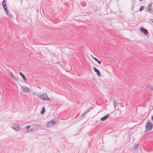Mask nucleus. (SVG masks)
<instances>
[{
	"label": "nucleus",
	"instance_id": "obj_26",
	"mask_svg": "<svg viewBox=\"0 0 153 153\" xmlns=\"http://www.w3.org/2000/svg\"><path fill=\"white\" fill-rule=\"evenodd\" d=\"M9 16L10 17H11L10 15H9Z\"/></svg>",
	"mask_w": 153,
	"mask_h": 153
},
{
	"label": "nucleus",
	"instance_id": "obj_12",
	"mask_svg": "<svg viewBox=\"0 0 153 153\" xmlns=\"http://www.w3.org/2000/svg\"><path fill=\"white\" fill-rule=\"evenodd\" d=\"M80 4L82 6L85 7L87 5V3L85 1H81Z\"/></svg>",
	"mask_w": 153,
	"mask_h": 153
},
{
	"label": "nucleus",
	"instance_id": "obj_21",
	"mask_svg": "<svg viewBox=\"0 0 153 153\" xmlns=\"http://www.w3.org/2000/svg\"><path fill=\"white\" fill-rule=\"evenodd\" d=\"M92 108H91V107H90L88 108V109H87V112H88L90 110H91V109H92Z\"/></svg>",
	"mask_w": 153,
	"mask_h": 153
},
{
	"label": "nucleus",
	"instance_id": "obj_4",
	"mask_svg": "<svg viewBox=\"0 0 153 153\" xmlns=\"http://www.w3.org/2000/svg\"><path fill=\"white\" fill-rule=\"evenodd\" d=\"M22 88L24 92L27 93L30 91V90L27 86H22Z\"/></svg>",
	"mask_w": 153,
	"mask_h": 153
},
{
	"label": "nucleus",
	"instance_id": "obj_1",
	"mask_svg": "<svg viewBox=\"0 0 153 153\" xmlns=\"http://www.w3.org/2000/svg\"><path fill=\"white\" fill-rule=\"evenodd\" d=\"M38 96L43 100L50 101L51 100V99L48 97L46 93H44L40 96L38 95Z\"/></svg>",
	"mask_w": 153,
	"mask_h": 153
},
{
	"label": "nucleus",
	"instance_id": "obj_3",
	"mask_svg": "<svg viewBox=\"0 0 153 153\" xmlns=\"http://www.w3.org/2000/svg\"><path fill=\"white\" fill-rule=\"evenodd\" d=\"M56 122V121H54V120L53 119L48 123L46 124V126L47 128H49L50 126H52V124H55Z\"/></svg>",
	"mask_w": 153,
	"mask_h": 153
},
{
	"label": "nucleus",
	"instance_id": "obj_11",
	"mask_svg": "<svg viewBox=\"0 0 153 153\" xmlns=\"http://www.w3.org/2000/svg\"><path fill=\"white\" fill-rule=\"evenodd\" d=\"M139 146V144H135L133 147V149L135 152L136 151H137V149H138Z\"/></svg>",
	"mask_w": 153,
	"mask_h": 153
},
{
	"label": "nucleus",
	"instance_id": "obj_9",
	"mask_svg": "<svg viewBox=\"0 0 153 153\" xmlns=\"http://www.w3.org/2000/svg\"><path fill=\"white\" fill-rule=\"evenodd\" d=\"M10 76L13 78L15 80L17 81L18 80V79L15 76L11 71L10 72Z\"/></svg>",
	"mask_w": 153,
	"mask_h": 153
},
{
	"label": "nucleus",
	"instance_id": "obj_5",
	"mask_svg": "<svg viewBox=\"0 0 153 153\" xmlns=\"http://www.w3.org/2000/svg\"><path fill=\"white\" fill-rule=\"evenodd\" d=\"M12 127L14 130L16 131H18L20 129L19 126L16 124H13Z\"/></svg>",
	"mask_w": 153,
	"mask_h": 153
},
{
	"label": "nucleus",
	"instance_id": "obj_6",
	"mask_svg": "<svg viewBox=\"0 0 153 153\" xmlns=\"http://www.w3.org/2000/svg\"><path fill=\"white\" fill-rule=\"evenodd\" d=\"M2 5L3 6V8L5 11L7 10L6 5V2L5 0H3L2 3Z\"/></svg>",
	"mask_w": 153,
	"mask_h": 153
},
{
	"label": "nucleus",
	"instance_id": "obj_22",
	"mask_svg": "<svg viewBox=\"0 0 153 153\" xmlns=\"http://www.w3.org/2000/svg\"><path fill=\"white\" fill-rule=\"evenodd\" d=\"M119 104L120 105L121 107H124V105H123V104L121 103V102H120L119 103Z\"/></svg>",
	"mask_w": 153,
	"mask_h": 153
},
{
	"label": "nucleus",
	"instance_id": "obj_13",
	"mask_svg": "<svg viewBox=\"0 0 153 153\" xmlns=\"http://www.w3.org/2000/svg\"><path fill=\"white\" fill-rule=\"evenodd\" d=\"M19 74L21 75V76L22 77L23 79L25 81H27V79L25 76V75L21 72H20L19 73Z\"/></svg>",
	"mask_w": 153,
	"mask_h": 153
},
{
	"label": "nucleus",
	"instance_id": "obj_18",
	"mask_svg": "<svg viewBox=\"0 0 153 153\" xmlns=\"http://www.w3.org/2000/svg\"><path fill=\"white\" fill-rule=\"evenodd\" d=\"M144 6H141L139 9L140 11H142L144 10Z\"/></svg>",
	"mask_w": 153,
	"mask_h": 153
},
{
	"label": "nucleus",
	"instance_id": "obj_15",
	"mask_svg": "<svg viewBox=\"0 0 153 153\" xmlns=\"http://www.w3.org/2000/svg\"><path fill=\"white\" fill-rule=\"evenodd\" d=\"M93 58L96 61H97L99 64L101 63V61H99L97 58H94L92 56Z\"/></svg>",
	"mask_w": 153,
	"mask_h": 153
},
{
	"label": "nucleus",
	"instance_id": "obj_25",
	"mask_svg": "<svg viewBox=\"0 0 153 153\" xmlns=\"http://www.w3.org/2000/svg\"><path fill=\"white\" fill-rule=\"evenodd\" d=\"M5 12L6 13V14L7 15H8V10L5 11Z\"/></svg>",
	"mask_w": 153,
	"mask_h": 153
},
{
	"label": "nucleus",
	"instance_id": "obj_8",
	"mask_svg": "<svg viewBox=\"0 0 153 153\" xmlns=\"http://www.w3.org/2000/svg\"><path fill=\"white\" fill-rule=\"evenodd\" d=\"M141 32L144 33L145 35L148 34V32L147 30L144 29L143 27H142L140 29Z\"/></svg>",
	"mask_w": 153,
	"mask_h": 153
},
{
	"label": "nucleus",
	"instance_id": "obj_24",
	"mask_svg": "<svg viewBox=\"0 0 153 153\" xmlns=\"http://www.w3.org/2000/svg\"><path fill=\"white\" fill-rule=\"evenodd\" d=\"M30 126H27L26 127V128L27 129H28V128H30Z\"/></svg>",
	"mask_w": 153,
	"mask_h": 153
},
{
	"label": "nucleus",
	"instance_id": "obj_2",
	"mask_svg": "<svg viewBox=\"0 0 153 153\" xmlns=\"http://www.w3.org/2000/svg\"><path fill=\"white\" fill-rule=\"evenodd\" d=\"M153 128V125L152 123L150 122L149 120H148L146 126V129L145 131V132L147 130H152Z\"/></svg>",
	"mask_w": 153,
	"mask_h": 153
},
{
	"label": "nucleus",
	"instance_id": "obj_7",
	"mask_svg": "<svg viewBox=\"0 0 153 153\" xmlns=\"http://www.w3.org/2000/svg\"><path fill=\"white\" fill-rule=\"evenodd\" d=\"M93 69L94 71L97 73V75L98 76H101V73L99 70L95 67H93Z\"/></svg>",
	"mask_w": 153,
	"mask_h": 153
},
{
	"label": "nucleus",
	"instance_id": "obj_16",
	"mask_svg": "<svg viewBox=\"0 0 153 153\" xmlns=\"http://www.w3.org/2000/svg\"><path fill=\"white\" fill-rule=\"evenodd\" d=\"M146 9L148 10V11L150 13H152L153 12V10L150 8H148V7H146Z\"/></svg>",
	"mask_w": 153,
	"mask_h": 153
},
{
	"label": "nucleus",
	"instance_id": "obj_23",
	"mask_svg": "<svg viewBox=\"0 0 153 153\" xmlns=\"http://www.w3.org/2000/svg\"><path fill=\"white\" fill-rule=\"evenodd\" d=\"M87 113V111H86V112H85L84 113H83V114H82V117H83V116H84L85 114H86Z\"/></svg>",
	"mask_w": 153,
	"mask_h": 153
},
{
	"label": "nucleus",
	"instance_id": "obj_10",
	"mask_svg": "<svg viewBox=\"0 0 153 153\" xmlns=\"http://www.w3.org/2000/svg\"><path fill=\"white\" fill-rule=\"evenodd\" d=\"M108 116H109V114H107V115L102 117L100 119L101 120V121H104L105 120L107 119V118L108 117Z\"/></svg>",
	"mask_w": 153,
	"mask_h": 153
},
{
	"label": "nucleus",
	"instance_id": "obj_14",
	"mask_svg": "<svg viewBox=\"0 0 153 153\" xmlns=\"http://www.w3.org/2000/svg\"><path fill=\"white\" fill-rule=\"evenodd\" d=\"M45 107L44 106L42 107V109L41 110V114H43L45 113Z\"/></svg>",
	"mask_w": 153,
	"mask_h": 153
},
{
	"label": "nucleus",
	"instance_id": "obj_27",
	"mask_svg": "<svg viewBox=\"0 0 153 153\" xmlns=\"http://www.w3.org/2000/svg\"><path fill=\"white\" fill-rule=\"evenodd\" d=\"M142 0H140V1H142Z\"/></svg>",
	"mask_w": 153,
	"mask_h": 153
},
{
	"label": "nucleus",
	"instance_id": "obj_20",
	"mask_svg": "<svg viewBox=\"0 0 153 153\" xmlns=\"http://www.w3.org/2000/svg\"><path fill=\"white\" fill-rule=\"evenodd\" d=\"M152 3H149V5H148V6L147 7H148V8H150L152 6Z\"/></svg>",
	"mask_w": 153,
	"mask_h": 153
},
{
	"label": "nucleus",
	"instance_id": "obj_19",
	"mask_svg": "<svg viewBox=\"0 0 153 153\" xmlns=\"http://www.w3.org/2000/svg\"><path fill=\"white\" fill-rule=\"evenodd\" d=\"M151 90H153V86L149 85L148 87Z\"/></svg>",
	"mask_w": 153,
	"mask_h": 153
},
{
	"label": "nucleus",
	"instance_id": "obj_17",
	"mask_svg": "<svg viewBox=\"0 0 153 153\" xmlns=\"http://www.w3.org/2000/svg\"><path fill=\"white\" fill-rule=\"evenodd\" d=\"M113 103L114 104V106L115 108L116 106L118 105V104L117 102H116L115 100L114 101Z\"/></svg>",
	"mask_w": 153,
	"mask_h": 153
}]
</instances>
